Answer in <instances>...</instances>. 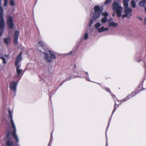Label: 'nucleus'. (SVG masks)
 <instances>
[{
    "instance_id": "f257e3e1",
    "label": "nucleus",
    "mask_w": 146,
    "mask_h": 146,
    "mask_svg": "<svg viewBox=\"0 0 146 146\" xmlns=\"http://www.w3.org/2000/svg\"><path fill=\"white\" fill-rule=\"evenodd\" d=\"M94 12L91 15L92 17V19L90 20V24L88 27L90 28L93 22L96 21L100 16L102 12V8L98 5H96L94 7Z\"/></svg>"
},
{
    "instance_id": "f03ea898",
    "label": "nucleus",
    "mask_w": 146,
    "mask_h": 146,
    "mask_svg": "<svg viewBox=\"0 0 146 146\" xmlns=\"http://www.w3.org/2000/svg\"><path fill=\"white\" fill-rule=\"evenodd\" d=\"M112 8L116 12L118 17L121 16L122 8L121 6L120 0H115L114 1Z\"/></svg>"
},
{
    "instance_id": "7ed1b4c3",
    "label": "nucleus",
    "mask_w": 146,
    "mask_h": 146,
    "mask_svg": "<svg viewBox=\"0 0 146 146\" xmlns=\"http://www.w3.org/2000/svg\"><path fill=\"white\" fill-rule=\"evenodd\" d=\"M8 112L9 118L11 119L10 122L11 123V126L12 128L13 129V131L12 133V135L13 136L14 138L15 139L16 141L17 142H18L19 141V139L16 134V127L13 120V111H11L9 110L8 109Z\"/></svg>"
},
{
    "instance_id": "20e7f679",
    "label": "nucleus",
    "mask_w": 146,
    "mask_h": 146,
    "mask_svg": "<svg viewBox=\"0 0 146 146\" xmlns=\"http://www.w3.org/2000/svg\"><path fill=\"white\" fill-rule=\"evenodd\" d=\"M11 133V129L9 126L8 129H7V140L6 142V145L5 146H16L15 145L14 143L12 138H10L9 137V134Z\"/></svg>"
},
{
    "instance_id": "39448f33",
    "label": "nucleus",
    "mask_w": 146,
    "mask_h": 146,
    "mask_svg": "<svg viewBox=\"0 0 146 146\" xmlns=\"http://www.w3.org/2000/svg\"><path fill=\"white\" fill-rule=\"evenodd\" d=\"M49 54H49L46 52H44V59L47 62H51L52 59H56V56L54 53L52 52L49 50Z\"/></svg>"
},
{
    "instance_id": "423d86ee",
    "label": "nucleus",
    "mask_w": 146,
    "mask_h": 146,
    "mask_svg": "<svg viewBox=\"0 0 146 146\" xmlns=\"http://www.w3.org/2000/svg\"><path fill=\"white\" fill-rule=\"evenodd\" d=\"M132 9L129 7H124V12L125 14L122 15L123 18L126 17L128 18H130L132 15Z\"/></svg>"
},
{
    "instance_id": "0eeeda50",
    "label": "nucleus",
    "mask_w": 146,
    "mask_h": 146,
    "mask_svg": "<svg viewBox=\"0 0 146 146\" xmlns=\"http://www.w3.org/2000/svg\"><path fill=\"white\" fill-rule=\"evenodd\" d=\"M3 10L2 7H0V29L3 30L4 28L5 22L3 17Z\"/></svg>"
},
{
    "instance_id": "6e6552de",
    "label": "nucleus",
    "mask_w": 146,
    "mask_h": 146,
    "mask_svg": "<svg viewBox=\"0 0 146 146\" xmlns=\"http://www.w3.org/2000/svg\"><path fill=\"white\" fill-rule=\"evenodd\" d=\"M101 25L99 23H96L95 25V28L98 30V32L102 33L105 31H108L109 29L108 28H104V26H102L101 27L99 28L101 26Z\"/></svg>"
},
{
    "instance_id": "1a4fd4ad",
    "label": "nucleus",
    "mask_w": 146,
    "mask_h": 146,
    "mask_svg": "<svg viewBox=\"0 0 146 146\" xmlns=\"http://www.w3.org/2000/svg\"><path fill=\"white\" fill-rule=\"evenodd\" d=\"M7 24L9 27L10 29H12L13 27L14 23L13 18L11 16L8 17L7 20Z\"/></svg>"
},
{
    "instance_id": "9d476101",
    "label": "nucleus",
    "mask_w": 146,
    "mask_h": 146,
    "mask_svg": "<svg viewBox=\"0 0 146 146\" xmlns=\"http://www.w3.org/2000/svg\"><path fill=\"white\" fill-rule=\"evenodd\" d=\"M17 84L18 82L14 81L11 82L10 84L9 88L13 90L15 93L16 92L17 86Z\"/></svg>"
},
{
    "instance_id": "9b49d317",
    "label": "nucleus",
    "mask_w": 146,
    "mask_h": 146,
    "mask_svg": "<svg viewBox=\"0 0 146 146\" xmlns=\"http://www.w3.org/2000/svg\"><path fill=\"white\" fill-rule=\"evenodd\" d=\"M23 53V52L21 51L19 54L18 56H17L16 57V60L15 61V65H19V62L21 61L22 59V54Z\"/></svg>"
},
{
    "instance_id": "f8f14e48",
    "label": "nucleus",
    "mask_w": 146,
    "mask_h": 146,
    "mask_svg": "<svg viewBox=\"0 0 146 146\" xmlns=\"http://www.w3.org/2000/svg\"><path fill=\"white\" fill-rule=\"evenodd\" d=\"M19 32L18 31H15L14 35V42L16 45L18 43V40L19 36Z\"/></svg>"
},
{
    "instance_id": "ddd939ff",
    "label": "nucleus",
    "mask_w": 146,
    "mask_h": 146,
    "mask_svg": "<svg viewBox=\"0 0 146 146\" xmlns=\"http://www.w3.org/2000/svg\"><path fill=\"white\" fill-rule=\"evenodd\" d=\"M102 15L104 16V17L102 19L101 22L103 23H105L107 21L106 17L108 16V14L107 12H106L102 13Z\"/></svg>"
},
{
    "instance_id": "4468645a",
    "label": "nucleus",
    "mask_w": 146,
    "mask_h": 146,
    "mask_svg": "<svg viewBox=\"0 0 146 146\" xmlns=\"http://www.w3.org/2000/svg\"><path fill=\"white\" fill-rule=\"evenodd\" d=\"M113 19L112 18H111L110 20H108V26L109 27H117L118 25V24L117 23H115L113 21H111L110 22V21H111V20Z\"/></svg>"
},
{
    "instance_id": "2eb2a0df",
    "label": "nucleus",
    "mask_w": 146,
    "mask_h": 146,
    "mask_svg": "<svg viewBox=\"0 0 146 146\" xmlns=\"http://www.w3.org/2000/svg\"><path fill=\"white\" fill-rule=\"evenodd\" d=\"M11 37L10 36L6 37L3 38V40L5 44L7 45L11 42Z\"/></svg>"
},
{
    "instance_id": "dca6fc26",
    "label": "nucleus",
    "mask_w": 146,
    "mask_h": 146,
    "mask_svg": "<svg viewBox=\"0 0 146 146\" xmlns=\"http://www.w3.org/2000/svg\"><path fill=\"white\" fill-rule=\"evenodd\" d=\"M15 66L16 67L17 72L18 74L17 76L18 77L19 75L21 74L22 70L21 69L19 68V67L20 66L19 65H15Z\"/></svg>"
},
{
    "instance_id": "f3484780",
    "label": "nucleus",
    "mask_w": 146,
    "mask_h": 146,
    "mask_svg": "<svg viewBox=\"0 0 146 146\" xmlns=\"http://www.w3.org/2000/svg\"><path fill=\"white\" fill-rule=\"evenodd\" d=\"M129 0H123V5L124 6V7H128V2Z\"/></svg>"
},
{
    "instance_id": "a211bd4d",
    "label": "nucleus",
    "mask_w": 146,
    "mask_h": 146,
    "mask_svg": "<svg viewBox=\"0 0 146 146\" xmlns=\"http://www.w3.org/2000/svg\"><path fill=\"white\" fill-rule=\"evenodd\" d=\"M146 4V2L145 1H143V0H142V1H140L139 2V5L141 7H143Z\"/></svg>"
},
{
    "instance_id": "6ab92c4d",
    "label": "nucleus",
    "mask_w": 146,
    "mask_h": 146,
    "mask_svg": "<svg viewBox=\"0 0 146 146\" xmlns=\"http://www.w3.org/2000/svg\"><path fill=\"white\" fill-rule=\"evenodd\" d=\"M131 7L133 8H134L136 7V3L134 0H132L131 2Z\"/></svg>"
},
{
    "instance_id": "aec40b11",
    "label": "nucleus",
    "mask_w": 146,
    "mask_h": 146,
    "mask_svg": "<svg viewBox=\"0 0 146 146\" xmlns=\"http://www.w3.org/2000/svg\"><path fill=\"white\" fill-rule=\"evenodd\" d=\"M133 93H134V92H132L131 94L130 95H128V96H127L125 98L121 100V101H122V102H124L125 101L127 100L128 99H129V97L130 96H131L132 94Z\"/></svg>"
},
{
    "instance_id": "412c9836",
    "label": "nucleus",
    "mask_w": 146,
    "mask_h": 146,
    "mask_svg": "<svg viewBox=\"0 0 146 146\" xmlns=\"http://www.w3.org/2000/svg\"><path fill=\"white\" fill-rule=\"evenodd\" d=\"M88 36L87 33H85L84 35V39L86 40L88 39Z\"/></svg>"
},
{
    "instance_id": "4be33fe9",
    "label": "nucleus",
    "mask_w": 146,
    "mask_h": 146,
    "mask_svg": "<svg viewBox=\"0 0 146 146\" xmlns=\"http://www.w3.org/2000/svg\"><path fill=\"white\" fill-rule=\"evenodd\" d=\"M0 59H1L3 61V63L6 64L7 63V61H6L5 58L3 57H0Z\"/></svg>"
},
{
    "instance_id": "5701e85b",
    "label": "nucleus",
    "mask_w": 146,
    "mask_h": 146,
    "mask_svg": "<svg viewBox=\"0 0 146 146\" xmlns=\"http://www.w3.org/2000/svg\"><path fill=\"white\" fill-rule=\"evenodd\" d=\"M10 5L12 6H14L15 5V2L14 0H12L10 1Z\"/></svg>"
},
{
    "instance_id": "b1692460",
    "label": "nucleus",
    "mask_w": 146,
    "mask_h": 146,
    "mask_svg": "<svg viewBox=\"0 0 146 146\" xmlns=\"http://www.w3.org/2000/svg\"><path fill=\"white\" fill-rule=\"evenodd\" d=\"M8 0H4V6L5 7L7 6L8 4Z\"/></svg>"
},
{
    "instance_id": "393cba45",
    "label": "nucleus",
    "mask_w": 146,
    "mask_h": 146,
    "mask_svg": "<svg viewBox=\"0 0 146 146\" xmlns=\"http://www.w3.org/2000/svg\"><path fill=\"white\" fill-rule=\"evenodd\" d=\"M38 43L41 46H43L44 44L43 42L42 41H40L38 42Z\"/></svg>"
},
{
    "instance_id": "a878e982",
    "label": "nucleus",
    "mask_w": 146,
    "mask_h": 146,
    "mask_svg": "<svg viewBox=\"0 0 146 146\" xmlns=\"http://www.w3.org/2000/svg\"><path fill=\"white\" fill-rule=\"evenodd\" d=\"M116 102H115V106H114V108L113 110V112H112V115L113 114V113L115 111H116V108H115V107H116Z\"/></svg>"
},
{
    "instance_id": "bb28decb",
    "label": "nucleus",
    "mask_w": 146,
    "mask_h": 146,
    "mask_svg": "<svg viewBox=\"0 0 146 146\" xmlns=\"http://www.w3.org/2000/svg\"><path fill=\"white\" fill-rule=\"evenodd\" d=\"M52 134V132L51 134V137H50V142H51L52 141L53 137Z\"/></svg>"
},
{
    "instance_id": "cd10ccee",
    "label": "nucleus",
    "mask_w": 146,
    "mask_h": 146,
    "mask_svg": "<svg viewBox=\"0 0 146 146\" xmlns=\"http://www.w3.org/2000/svg\"><path fill=\"white\" fill-rule=\"evenodd\" d=\"M111 0H107L105 3L106 4H108L111 3Z\"/></svg>"
},
{
    "instance_id": "c85d7f7f",
    "label": "nucleus",
    "mask_w": 146,
    "mask_h": 146,
    "mask_svg": "<svg viewBox=\"0 0 146 146\" xmlns=\"http://www.w3.org/2000/svg\"><path fill=\"white\" fill-rule=\"evenodd\" d=\"M106 90L107 91V92H109L110 93H111V92H110V89H109V88H106Z\"/></svg>"
},
{
    "instance_id": "c756f323",
    "label": "nucleus",
    "mask_w": 146,
    "mask_h": 146,
    "mask_svg": "<svg viewBox=\"0 0 146 146\" xmlns=\"http://www.w3.org/2000/svg\"><path fill=\"white\" fill-rule=\"evenodd\" d=\"M72 51H70L69 53L66 54V55H70L72 54Z\"/></svg>"
},
{
    "instance_id": "7c9ffc66",
    "label": "nucleus",
    "mask_w": 146,
    "mask_h": 146,
    "mask_svg": "<svg viewBox=\"0 0 146 146\" xmlns=\"http://www.w3.org/2000/svg\"><path fill=\"white\" fill-rule=\"evenodd\" d=\"M144 20H145V22H144V25H146V18H145Z\"/></svg>"
},
{
    "instance_id": "2f4dec72",
    "label": "nucleus",
    "mask_w": 146,
    "mask_h": 146,
    "mask_svg": "<svg viewBox=\"0 0 146 146\" xmlns=\"http://www.w3.org/2000/svg\"><path fill=\"white\" fill-rule=\"evenodd\" d=\"M106 137L107 138V132H106ZM107 139V141H106V146H107V145H108V142H107V138H106Z\"/></svg>"
},
{
    "instance_id": "473e14b6",
    "label": "nucleus",
    "mask_w": 146,
    "mask_h": 146,
    "mask_svg": "<svg viewBox=\"0 0 146 146\" xmlns=\"http://www.w3.org/2000/svg\"><path fill=\"white\" fill-rule=\"evenodd\" d=\"M138 19H139L140 20H142V19L141 18V17H138Z\"/></svg>"
},
{
    "instance_id": "72a5a7b5",
    "label": "nucleus",
    "mask_w": 146,
    "mask_h": 146,
    "mask_svg": "<svg viewBox=\"0 0 146 146\" xmlns=\"http://www.w3.org/2000/svg\"><path fill=\"white\" fill-rule=\"evenodd\" d=\"M86 80L88 81H90V80L89 78H86Z\"/></svg>"
},
{
    "instance_id": "f704fd0d",
    "label": "nucleus",
    "mask_w": 146,
    "mask_h": 146,
    "mask_svg": "<svg viewBox=\"0 0 146 146\" xmlns=\"http://www.w3.org/2000/svg\"><path fill=\"white\" fill-rule=\"evenodd\" d=\"M1 0H0V7H1Z\"/></svg>"
},
{
    "instance_id": "c9c22d12",
    "label": "nucleus",
    "mask_w": 146,
    "mask_h": 146,
    "mask_svg": "<svg viewBox=\"0 0 146 146\" xmlns=\"http://www.w3.org/2000/svg\"><path fill=\"white\" fill-rule=\"evenodd\" d=\"M5 56L6 57H8V56L7 54L6 55H5V56Z\"/></svg>"
},
{
    "instance_id": "e433bc0d",
    "label": "nucleus",
    "mask_w": 146,
    "mask_h": 146,
    "mask_svg": "<svg viewBox=\"0 0 146 146\" xmlns=\"http://www.w3.org/2000/svg\"><path fill=\"white\" fill-rule=\"evenodd\" d=\"M145 13H146V7H145Z\"/></svg>"
},
{
    "instance_id": "4c0bfd02",
    "label": "nucleus",
    "mask_w": 146,
    "mask_h": 146,
    "mask_svg": "<svg viewBox=\"0 0 146 146\" xmlns=\"http://www.w3.org/2000/svg\"><path fill=\"white\" fill-rule=\"evenodd\" d=\"M112 15H113V16H114V13H113Z\"/></svg>"
},
{
    "instance_id": "58836bf2",
    "label": "nucleus",
    "mask_w": 146,
    "mask_h": 146,
    "mask_svg": "<svg viewBox=\"0 0 146 146\" xmlns=\"http://www.w3.org/2000/svg\"><path fill=\"white\" fill-rule=\"evenodd\" d=\"M133 96H131L130 97H131H131H132Z\"/></svg>"
},
{
    "instance_id": "ea45409f",
    "label": "nucleus",
    "mask_w": 146,
    "mask_h": 146,
    "mask_svg": "<svg viewBox=\"0 0 146 146\" xmlns=\"http://www.w3.org/2000/svg\"><path fill=\"white\" fill-rule=\"evenodd\" d=\"M137 94V93H136H136H135V95H136Z\"/></svg>"
},
{
    "instance_id": "a19ab883",
    "label": "nucleus",
    "mask_w": 146,
    "mask_h": 146,
    "mask_svg": "<svg viewBox=\"0 0 146 146\" xmlns=\"http://www.w3.org/2000/svg\"><path fill=\"white\" fill-rule=\"evenodd\" d=\"M86 74H88V72H86Z\"/></svg>"
},
{
    "instance_id": "79ce46f5",
    "label": "nucleus",
    "mask_w": 146,
    "mask_h": 146,
    "mask_svg": "<svg viewBox=\"0 0 146 146\" xmlns=\"http://www.w3.org/2000/svg\"><path fill=\"white\" fill-rule=\"evenodd\" d=\"M112 96H113V94H112Z\"/></svg>"
}]
</instances>
